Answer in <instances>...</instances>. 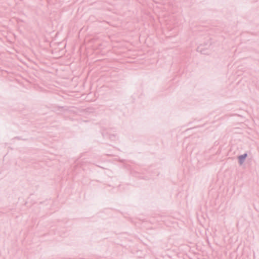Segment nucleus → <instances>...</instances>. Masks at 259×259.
<instances>
[{"mask_svg":"<svg viewBox=\"0 0 259 259\" xmlns=\"http://www.w3.org/2000/svg\"><path fill=\"white\" fill-rule=\"evenodd\" d=\"M246 157V154L239 157V161L241 163H242L243 160Z\"/></svg>","mask_w":259,"mask_h":259,"instance_id":"obj_1","label":"nucleus"}]
</instances>
